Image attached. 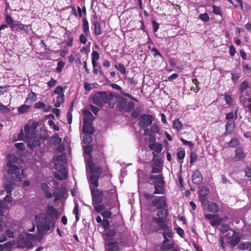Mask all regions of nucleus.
<instances>
[{"instance_id":"nucleus-35","label":"nucleus","mask_w":251,"mask_h":251,"mask_svg":"<svg viewBox=\"0 0 251 251\" xmlns=\"http://www.w3.org/2000/svg\"><path fill=\"white\" fill-rule=\"evenodd\" d=\"M18 27L21 30H23L25 31H28L29 30L30 27L29 25H25L24 24H15L12 26L13 28Z\"/></svg>"},{"instance_id":"nucleus-21","label":"nucleus","mask_w":251,"mask_h":251,"mask_svg":"<svg viewBox=\"0 0 251 251\" xmlns=\"http://www.w3.org/2000/svg\"><path fill=\"white\" fill-rule=\"evenodd\" d=\"M149 148L152 150L154 151L157 153H160L162 150V144L155 142L149 145Z\"/></svg>"},{"instance_id":"nucleus-36","label":"nucleus","mask_w":251,"mask_h":251,"mask_svg":"<svg viewBox=\"0 0 251 251\" xmlns=\"http://www.w3.org/2000/svg\"><path fill=\"white\" fill-rule=\"evenodd\" d=\"M83 32L85 34L89 32V23L86 18L83 20Z\"/></svg>"},{"instance_id":"nucleus-43","label":"nucleus","mask_w":251,"mask_h":251,"mask_svg":"<svg viewBox=\"0 0 251 251\" xmlns=\"http://www.w3.org/2000/svg\"><path fill=\"white\" fill-rule=\"evenodd\" d=\"M236 232V231L234 230H232V229H230L229 231H228L227 232L226 234L225 235H224V237L226 240H229L230 239V238L233 236H234V233L235 232Z\"/></svg>"},{"instance_id":"nucleus-52","label":"nucleus","mask_w":251,"mask_h":251,"mask_svg":"<svg viewBox=\"0 0 251 251\" xmlns=\"http://www.w3.org/2000/svg\"><path fill=\"white\" fill-rule=\"evenodd\" d=\"M34 106L37 109H42L44 110V108H45V104L43 102L38 101L35 103Z\"/></svg>"},{"instance_id":"nucleus-49","label":"nucleus","mask_w":251,"mask_h":251,"mask_svg":"<svg viewBox=\"0 0 251 251\" xmlns=\"http://www.w3.org/2000/svg\"><path fill=\"white\" fill-rule=\"evenodd\" d=\"M64 65H65V63L63 61H58L57 63V67L56 68V71H57L58 72H61L63 68L64 67Z\"/></svg>"},{"instance_id":"nucleus-47","label":"nucleus","mask_w":251,"mask_h":251,"mask_svg":"<svg viewBox=\"0 0 251 251\" xmlns=\"http://www.w3.org/2000/svg\"><path fill=\"white\" fill-rule=\"evenodd\" d=\"M5 22L8 25H10V27L11 28L12 27V26L14 25L13 23L14 21L12 19V17L9 15H6L5 17Z\"/></svg>"},{"instance_id":"nucleus-28","label":"nucleus","mask_w":251,"mask_h":251,"mask_svg":"<svg viewBox=\"0 0 251 251\" xmlns=\"http://www.w3.org/2000/svg\"><path fill=\"white\" fill-rule=\"evenodd\" d=\"M94 31L95 35L98 36L101 34V26L98 22H95L93 24Z\"/></svg>"},{"instance_id":"nucleus-3","label":"nucleus","mask_w":251,"mask_h":251,"mask_svg":"<svg viewBox=\"0 0 251 251\" xmlns=\"http://www.w3.org/2000/svg\"><path fill=\"white\" fill-rule=\"evenodd\" d=\"M92 99L94 104L100 107L103 103H108L113 108L117 101V98L110 92H98L92 96Z\"/></svg>"},{"instance_id":"nucleus-11","label":"nucleus","mask_w":251,"mask_h":251,"mask_svg":"<svg viewBox=\"0 0 251 251\" xmlns=\"http://www.w3.org/2000/svg\"><path fill=\"white\" fill-rule=\"evenodd\" d=\"M175 245V244L174 242L170 244L162 243L160 247V249L162 251H177Z\"/></svg>"},{"instance_id":"nucleus-1","label":"nucleus","mask_w":251,"mask_h":251,"mask_svg":"<svg viewBox=\"0 0 251 251\" xmlns=\"http://www.w3.org/2000/svg\"><path fill=\"white\" fill-rule=\"evenodd\" d=\"M168 210L163 208L156 214V217L152 218L151 227L154 231L160 230H164L162 233L164 240L162 243H168L170 242V238L173 237V232L168 226Z\"/></svg>"},{"instance_id":"nucleus-31","label":"nucleus","mask_w":251,"mask_h":251,"mask_svg":"<svg viewBox=\"0 0 251 251\" xmlns=\"http://www.w3.org/2000/svg\"><path fill=\"white\" fill-rule=\"evenodd\" d=\"M251 246V243L250 242L245 241L241 242L238 247L242 250H245L248 249Z\"/></svg>"},{"instance_id":"nucleus-16","label":"nucleus","mask_w":251,"mask_h":251,"mask_svg":"<svg viewBox=\"0 0 251 251\" xmlns=\"http://www.w3.org/2000/svg\"><path fill=\"white\" fill-rule=\"evenodd\" d=\"M92 122L83 121L82 131L85 133H93V129L91 126Z\"/></svg>"},{"instance_id":"nucleus-61","label":"nucleus","mask_w":251,"mask_h":251,"mask_svg":"<svg viewBox=\"0 0 251 251\" xmlns=\"http://www.w3.org/2000/svg\"><path fill=\"white\" fill-rule=\"evenodd\" d=\"M159 131V127L157 125H153L151 128V131L153 133H157Z\"/></svg>"},{"instance_id":"nucleus-14","label":"nucleus","mask_w":251,"mask_h":251,"mask_svg":"<svg viewBox=\"0 0 251 251\" xmlns=\"http://www.w3.org/2000/svg\"><path fill=\"white\" fill-rule=\"evenodd\" d=\"M192 180L196 184H200L201 183L202 181V177L199 171L197 170L195 172L193 175Z\"/></svg>"},{"instance_id":"nucleus-46","label":"nucleus","mask_w":251,"mask_h":251,"mask_svg":"<svg viewBox=\"0 0 251 251\" xmlns=\"http://www.w3.org/2000/svg\"><path fill=\"white\" fill-rule=\"evenodd\" d=\"M220 229L223 233H225L230 229H229V227L227 225L222 224L220 226Z\"/></svg>"},{"instance_id":"nucleus-33","label":"nucleus","mask_w":251,"mask_h":251,"mask_svg":"<svg viewBox=\"0 0 251 251\" xmlns=\"http://www.w3.org/2000/svg\"><path fill=\"white\" fill-rule=\"evenodd\" d=\"M173 127L176 130L179 131L182 128V124L179 119H175L173 121Z\"/></svg>"},{"instance_id":"nucleus-23","label":"nucleus","mask_w":251,"mask_h":251,"mask_svg":"<svg viewBox=\"0 0 251 251\" xmlns=\"http://www.w3.org/2000/svg\"><path fill=\"white\" fill-rule=\"evenodd\" d=\"M92 197H101L107 196V191H100L98 189L93 190L91 189Z\"/></svg>"},{"instance_id":"nucleus-29","label":"nucleus","mask_w":251,"mask_h":251,"mask_svg":"<svg viewBox=\"0 0 251 251\" xmlns=\"http://www.w3.org/2000/svg\"><path fill=\"white\" fill-rule=\"evenodd\" d=\"M209 193V189L207 187H202L200 191V199L204 200V196Z\"/></svg>"},{"instance_id":"nucleus-17","label":"nucleus","mask_w":251,"mask_h":251,"mask_svg":"<svg viewBox=\"0 0 251 251\" xmlns=\"http://www.w3.org/2000/svg\"><path fill=\"white\" fill-rule=\"evenodd\" d=\"M106 191H107V195L105 196L104 197L107 198L109 200H114L117 199L116 190L114 187H112L110 189L106 190Z\"/></svg>"},{"instance_id":"nucleus-54","label":"nucleus","mask_w":251,"mask_h":251,"mask_svg":"<svg viewBox=\"0 0 251 251\" xmlns=\"http://www.w3.org/2000/svg\"><path fill=\"white\" fill-rule=\"evenodd\" d=\"M221 222V220L220 219L217 218L215 219V218L210 221V224L212 226H215L217 225H219Z\"/></svg>"},{"instance_id":"nucleus-27","label":"nucleus","mask_w":251,"mask_h":251,"mask_svg":"<svg viewBox=\"0 0 251 251\" xmlns=\"http://www.w3.org/2000/svg\"><path fill=\"white\" fill-rule=\"evenodd\" d=\"M92 66H96L97 61L99 59L100 55L97 51L94 50L92 53Z\"/></svg>"},{"instance_id":"nucleus-7","label":"nucleus","mask_w":251,"mask_h":251,"mask_svg":"<svg viewBox=\"0 0 251 251\" xmlns=\"http://www.w3.org/2000/svg\"><path fill=\"white\" fill-rule=\"evenodd\" d=\"M91 175L90 177L91 184L95 187L99 186V178L101 169L100 167L95 168L91 163L89 164Z\"/></svg>"},{"instance_id":"nucleus-45","label":"nucleus","mask_w":251,"mask_h":251,"mask_svg":"<svg viewBox=\"0 0 251 251\" xmlns=\"http://www.w3.org/2000/svg\"><path fill=\"white\" fill-rule=\"evenodd\" d=\"M88 33H87V34H85L83 33L80 35L79 40L82 44H85L86 43L87 41V36H88Z\"/></svg>"},{"instance_id":"nucleus-62","label":"nucleus","mask_w":251,"mask_h":251,"mask_svg":"<svg viewBox=\"0 0 251 251\" xmlns=\"http://www.w3.org/2000/svg\"><path fill=\"white\" fill-rule=\"evenodd\" d=\"M15 146L16 148L21 150H24L25 149V145L23 143H16Z\"/></svg>"},{"instance_id":"nucleus-8","label":"nucleus","mask_w":251,"mask_h":251,"mask_svg":"<svg viewBox=\"0 0 251 251\" xmlns=\"http://www.w3.org/2000/svg\"><path fill=\"white\" fill-rule=\"evenodd\" d=\"M139 120V126L142 128H147L152 124L153 117L149 114H142L140 116Z\"/></svg>"},{"instance_id":"nucleus-32","label":"nucleus","mask_w":251,"mask_h":251,"mask_svg":"<svg viewBox=\"0 0 251 251\" xmlns=\"http://www.w3.org/2000/svg\"><path fill=\"white\" fill-rule=\"evenodd\" d=\"M29 105L23 104L18 108V112L19 114H22L27 112L29 110Z\"/></svg>"},{"instance_id":"nucleus-63","label":"nucleus","mask_w":251,"mask_h":251,"mask_svg":"<svg viewBox=\"0 0 251 251\" xmlns=\"http://www.w3.org/2000/svg\"><path fill=\"white\" fill-rule=\"evenodd\" d=\"M177 156L178 159H182L184 158L185 156V152L184 151H181L177 153Z\"/></svg>"},{"instance_id":"nucleus-37","label":"nucleus","mask_w":251,"mask_h":251,"mask_svg":"<svg viewBox=\"0 0 251 251\" xmlns=\"http://www.w3.org/2000/svg\"><path fill=\"white\" fill-rule=\"evenodd\" d=\"M249 85L248 82L246 80L243 81L242 82H241L240 85V92L243 93L245 90L249 88Z\"/></svg>"},{"instance_id":"nucleus-42","label":"nucleus","mask_w":251,"mask_h":251,"mask_svg":"<svg viewBox=\"0 0 251 251\" xmlns=\"http://www.w3.org/2000/svg\"><path fill=\"white\" fill-rule=\"evenodd\" d=\"M52 194L55 200H59L64 197V193L61 191H59Z\"/></svg>"},{"instance_id":"nucleus-15","label":"nucleus","mask_w":251,"mask_h":251,"mask_svg":"<svg viewBox=\"0 0 251 251\" xmlns=\"http://www.w3.org/2000/svg\"><path fill=\"white\" fill-rule=\"evenodd\" d=\"M246 154L243 151L241 148H237L235 151V158L236 161H242L244 160Z\"/></svg>"},{"instance_id":"nucleus-39","label":"nucleus","mask_w":251,"mask_h":251,"mask_svg":"<svg viewBox=\"0 0 251 251\" xmlns=\"http://www.w3.org/2000/svg\"><path fill=\"white\" fill-rule=\"evenodd\" d=\"M36 95L33 92H31L28 95V97L26 99V101H29L30 102H33L36 100Z\"/></svg>"},{"instance_id":"nucleus-44","label":"nucleus","mask_w":251,"mask_h":251,"mask_svg":"<svg viewBox=\"0 0 251 251\" xmlns=\"http://www.w3.org/2000/svg\"><path fill=\"white\" fill-rule=\"evenodd\" d=\"M134 103L132 101H129L125 106V110L126 112H129L132 110L134 107Z\"/></svg>"},{"instance_id":"nucleus-30","label":"nucleus","mask_w":251,"mask_h":251,"mask_svg":"<svg viewBox=\"0 0 251 251\" xmlns=\"http://www.w3.org/2000/svg\"><path fill=\"white\" fill-rule=\"evenodd\" d=\"M246 96H247L248 98L245 97L243 95H241L240 96V101L244 105V106H245V103L247 101H249L250 102V100H249V98L251 97V92H249V91H247L246 92Z\"/></svg>"},{"instance_id":"nucleus-51","label":"nucleus","mask_w":251,"mask_h":251,"mask_svg":"<svg viewBox=\"0 0 251 251\" xmlns=\"http://www.w3.org/2000/svg\"><path fill=\"white\" fill-rule=\"evenodd\" d=\"M9 109L6 106L0 102V111L3 113H8L9 112Z\"/></svg>"},{"instance_id":"nucleus-10","label":"nucleus","mask_w":251,"mask_h":251,"mask_svg":"<svg viewBox=\"0 0 251 251\" xmlns=\"http://www.w3.org/2000/svg\"><path fill=\"white\" fill-rule=\"evenodd\" d=\"M152 205L156 207L157 209L164 208L166 206V200L165 197L161 196L154 199L152 202Z\"/></svg>"},{"instance_id":"nucleus-9","label":"nucleus","mask_w":251,"mask_h":251,"mask_svg":"<svg viewBox=\"0 0 251 251\" xmlns=\"http://www.w3.org/2000/svg\"><path fill=\"white\" fill-rule=\"evenodd\" d=\"M17 247L20 249H30L33 247L32 242L27 238L19 237L17 241Z\"/></svg>"},{"instance_id":"nucleus-40","label":"nucleus","mask_w":251,"mask_h":251,"mask_svg":"<svg viewBox=\"0 0 251 251\" xmlns=\"http://www.w3.org/2000/svg\"><path fill=\"white\" fill-rule=\"evenodd\" d=\"M92 133H85L83 136V141L85 144H90L92 141V138L91 135Z\"/></svg>"},{"instance_id":"nucleus-18","label":"nucleus","mask_w":251,"mask_h":251,"mask_svg":"<svg viewBox=\"0 0 251 251\" xmlns=\"http://www.w3.org/2000/svg\"><path fill=\"white\" fill-rule=\"evenodd\" d=\"M41 190L45 193L46 196L48 199L53 197L52 194L49 191L50 187L46 183H42L40 186Z\"/></svg>"},{"instance_id":"nucleus-58","label":"nucleus","mask_w":251,"mask_h":251,"mask_svg":"<svg viewBox=\"0 0 251 251\" xmlns=\"http://www.w3.org/2000/svg\"><path fill=\"white\" fill-rule=\"evenodd\" d=\"M89 107H90V110L96 115H97L98 112L100 111V109L98 107H97L93 105H92V104L90 105Z\"/></svg>"},{"instance_id":"nucleus-5","label":"nucleus","mask_w":251,"mask_h":251,"mask_svg":"<svg viewBox=\"0 0 251 251\" xmlns=\"http://www.w3.org/2000/svg\"><path fill=\"white\" fill-rule=\"evenodd\" d=\"M149 178L155 188L154 194H163L164 192V182L162 176L160 175H151Z\"/></svg>"},{"instance_id":"nucleus-57","label":"nucleus","mask_w":251,"mask_h":251,"mask_svg":"<svg viewBox=\"0 0 251 251\" xmlns=\"http://www.w3.org/2000/svg\"><path fill=\"white\" fill-rule=\"evenodd\" d=\"M181 141L183 143L184 145H187L189 146L191 149H193L194 147V144L192 143L190 141H188L185 140V139L181 138Z\"/></svg>"},{"instance_id":"nucleus-53","label":"nucleus","mask_w":251,"mask_h":251,"mask_svg":"<svg viewBox=\"0 0 251 251\" xmlns=\"http://www.w3.org/2000/svg\"><path fill=\"white\" fill-rule=\"evenodd\" d=\"M83 150L85 153L90 155L92 151V147L91 146H86L83 148Z\"/></svg>"},{"instance_id":"nucleus-19","label":"nucleus","mask_w":251,"mask_h":251,"mask_svg":"<svg viewBox=\"0 0 251 251\" xmlns=\"http://www.w3.org/2000/svg\"><path fill=\"white\" fill-rule=\"evenodd\" d=\"M235 128V122L229 121L226 125V134H230L233 132Z\"/></svg>"},{"instance_id":"nucleus-12","label":"nucleus","mask_w":251,"mask_h":251,"mask_svg":"<svg viewBox=\"0 0 251 251\" xmlns=\"http://www.w3.org/2000/svg\"><path fill=\"white\" fill-rule=\"evenodd\" d=\"M241 239V235L238 231H236L233 236L229 240V244L231 246L235 247L239 242Z\"/></svg>"},{"instance_id":"nucleus-20","label":"nucleus","mask_w":251,"mask_h":251,"mask_svg":"<svg viewBox=\"0 0 251 251\" xmlns=\"http://www.w3.org/2000/svg\"><path fill=\"white\" fill-rule=\"evenodd\" d=\"M106 251H119V247L116 242H109L106 244Z\"/></svg>"},{"instance_id":"nucleus-38","label":"nucleus","mask_w":251,"mask_h":251,"mask_svg":"<svg viewBox=\"0 0 251 251\" xmlns=\"http://www.w3.org/2000/svg\"><path fill=\"white\" fill-rule=\"evenodd\" d=\"M239 144V140L235 138H233L231 140L227 143L228 146L231 148H235L237 147Z\"/></svg>"},{"instance_id":"nucleus-50","label":"nucleus","mask_w":251,"mask_h":251,"mask_svg":"<svg viewBox=\"0 0 251 251\" xmlns=\"http://www.w3.org/2000/svg\"><path fill=\"white\" fill-rule=\"evenodd\" d=\"M197 154L195 152H191L190 154V163L193 164L197 160Z\"/></svg>"},{"instance_id":"nucleus-56","label":"nucleus","mask_w":251,"mask_h":251,"mask_svg":"<svg viewBox=\"0 0 251 251\" xmlns=\"http://www.w3.org/2000/svg\"><path fill=\"white\" fill-rule=\"evenodd\" d=\"M126 103V100L125 98H122L118 102V105L119 107H121L122 108L125 107Z\"/></svg>"},{"instance_id":"nucleus-2","label":"nucleus","mask_w":251,"mask_h":251,"mask_svg":"<svg viewBox=\"0 0 251 251\" xmlns=\"http://www.w3.org/2000/svg\"><path fill=\"white\" fill-rule=\"evenodd\" d=\"M58 211L52 206H48L46 213H41L36 215L35 220L38 223L37 227L42 233H45L55 227V221L58 218Z\"/></svg>"},{"instance_id":"nucleus-55","label":"nucleus","mask_w":251,"mask_h":251,"mask_svg":"<svg viewBox=\"0 0 251 251\" xmlns=\"http://www.w3.org/2000/svg\"><path fill=\"white\" fill-rule=\"evenodd\" d=\"M213 12L216 15H221V10L219 7L216 6L215 5L212 6Z\"/></svg>"},{"instance_id":"nucleus-48","label":"nucleus","mask_w":251,"mask_h":251,"mask_svg":"<svg viewBox=\"0 0 251 251\" xmlns=\"http://www.w3.org/2000/svg\"><path fill=\"white\" fill-rule=\"evenodd\" d=\"M199 17L200 19H201L203 22H207L209 21V15L206 13L200 14Z\"/></svg>"},{"instance_id":"nucleus-6","label":"nucleus","mask_w":251,"mask_h":251,"mask_svg":"<svg viewBox=\"0 0 251 251\" xmlns=\"http://www.w3.org/2000/svg\"><path fill=\"white\" fill-rule=\"evenodd\" d=\"M11 186L7 184L5 187V190L0 191V204L3 207H7L6 202L11 201V198L9 196L11 193Z\"/></svg>"},{"instance_id":"nucleus-34","label":"nucleus","mask_w":251,"mask_h":251,"mask_svg":"<svg viewBox=\"0 0 251 251\" xmlns=\"http://www.w3.org/2000/svg\"><path fill=\"white\" fill-rule=\"evenodd\" d=\"M41 145L40 141L38 139L33 140L32 143L28 144L27 147L31 149L39 147Z\"/></svg>"},{"instance_id":"nucleus-59","label":"nucleus","mask_w":251,"mask_h":251,"mask_svg":"<svg viewBox=\"0 0 251 251\" xmlns=\"http://www.w3.org/2000/svg\"><path fill=\"white\" fill-rule=\"evenodd\" d=\"M220 244H221V247L222 250L224 251H225L226 250V243L224 241V238L222 236L220 237Z\"/></svg>"},{"instance_id":"nucleus-22","label":"nucleus","mask_w":251,"mask_h":251,"mask_svg":"<svg viewBox=\"0 0 251 251\" xmlns=\"http://www.w3.org/2000/svg\"><path fill=\"white\" fill-rule=\"evenodd\" d=\"M82 114L84 116L83 118V121L91 122L93 120V116L92 113L87 109L83 111Z\"/></svg>"},{"instance_id":"nucleus-26","label":"nucleus","mask_w":251,"mask_h":251,"mask_svg":"<svg viewBox=\"0 0 251 251\" xmlns=\"http://www.w3.org/2000/svg\"><path fill=\"white\" fill-rule=\"evenodd\" d=\"M208 209L211 212L216 213L219 211V207L216 203L211 202L208 205Z\"/></svg>"},{"instance_id":"nucleus-60","label":"nucleus","mask_w":251,"mask_h":251,"mask_svg":"<svg viewBox=\"0 0 251 251\" xmlns=\"http://www.w3.org/2000/svg\"><path fill=\"white\" fill-rule=\"evenodd\" d=\"M102 216L104 218L109 219L111 217V212L110 211H109L108 210L104 211L101 213Z\"/></svg>"},{"instance_id":"nucleus-4","label":"nucleus","mask_w":251,"mask_h":251,"mask_svg":"<svg viewBox=\"0 0 251 251\" xmlns=\"http://www.w3.org/2000/svg\"><path fill=\"white\" fill-rule=\"evenodd\" d=\"M8 162L7 166L8 167V174L11 177L10 182L14 181L20 182L22 181L21 174L19 168L13 163L17 160V157L13 154H8L7 157Z\"/></svg>"},{"instance_id":"nucleus-41","label":"nucleus","mask_w":251,"mask_h":251,"mask_svg":"<svg viewBox=\"0 0 251 251\" xmlns=\"http://www.w3.org/2000/svg\"><path fill=\"white\" fill-rule=\"evenodd\" d=\"M115 67L116 69L119 71L122 74H125L126 73V69L124 65L122 63H119L117 65H115Z\"/></svg>"},{"instance_id":"nucleus-64","label":"nucleus","mask_w":251,"mask_h":251,"mask_svg":"<svg viewBox=\"0 0 251 251\" xmlns=\"http://www.w3.org/2000/svg\"><path fill=\"white\" fill-rule=\"evenodd\" d=\"M246 176L248 177H251V165L247 166L245 170Z\"/></svg>"},{"instance_id":"nucleus-25","label":"nucleus","mask_w":251,"mask_h":251,"mask_svg":"<svg viewBox=\"0 0 251 251\" xmlns=\"http://www.w3.org/2000/svg\"><path fill=\"white\" fill-rule=\"evenodd\" d=\"M60 162L62 163H65L66 162V156L64 154L57 155L53 157L52 162L60 163Z\"/></svg>"},{"instance_id":"nucleus-13","label":"nucleus","mask_w":251,"mask_h":251,"mask_svg":"<svg viewBox=\"0 0 251 251\" xmlns=\"http://www.w3.org/2000/svg\"><path fill=\"white\" fill-rule=\"evenodd\" d=\"M54 164L53 168L59 171L60 173H61L62 174V176H64V177H67V173L65 172V166L60 163H57V162H52Z\"/></svg>"},{"instance_id":"nucleus-24","label":"nucleus","mask_w":251,"mask_h":251,"mask_svg":"<svg viewBox=\"0 0 251 251\" xmlns=\"http://www.w3.org/2000/svg\"><path fill=\"white\" fill-rule=\"evenodd\" d=\"M24 130L25 132V140L29 141L33 137V134L30 132V127L28 125L25 126Z\"/></svg>"}]
</instances>
